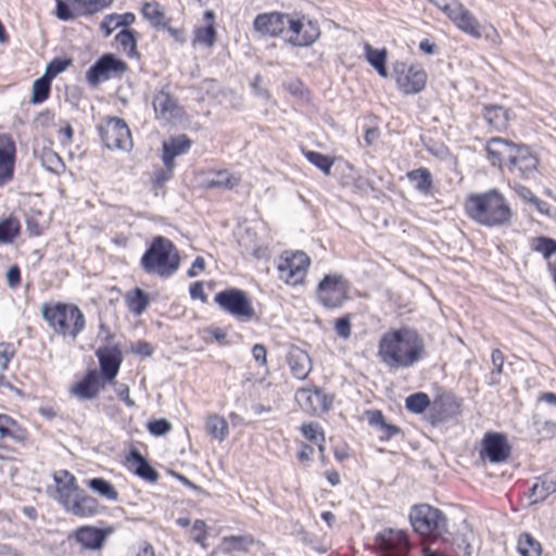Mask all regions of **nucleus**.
Listing matches in <instances>:
<instances>
[{
  "mask_svg": "<svg viewBox=\"0 0 556 556\" xmlns=\"http://www.w3.org/2000/svg\"><path fill=\"white\" fill-rule=\"evenodd\" d=\"M295 400L301 409L308 415H319L328 412L333 402L331 395L317 387L300 389L295 394Z\"/></svg>",
  "mask_w": 556,
  "mask_h": 556,
  "instance_id": "obj_13",
  "label": "nucleus"
},
{
  "mask_svg": "<svg viewBox=\"0 0 556 556\" xmlns=\"http://www.w3.org/2000/svg\"><path fill=\"white\" fill-rule=\"evenodd\" d=\"M216 41V30L214 25L198 27L194 31V42L212 47Z\"/></svg>",
  "mask_w": 556,
  "mask_h": 556,
  "instance_id": "obj_49",
  "label": "nucleus"
},
{
  "mask_svg": "<svg viewBox=\"0 0 556 556\" xmlns=\"http://www.w3.org/2000/svg\"><path fill=\"white\" fill-rule=\"evenodd\" d=\"M532 250L542 253L556 282V240L547 237L535 238L532 242Z\"/></svg>",
  "mask_w": 556,
  "mask_h": 556,
  "instance_id": "obj_30",
  "label": "nucleus"
},
{
  "mask_svg": "<svg viewBox=\"0 0 556 556\" xmlns=\"http://www.w3.org/2000/svg\"><path fill=\"white\" fill-rule=\"evenodd\" d=\"M291 16L287 13L269 12L256 15L254 30L262 36L277 37L288 29Z\"/></svg>",
  "mask_w": 556,
  "mask_h": 556,
  "instance_id": "obj_16",
  "label": "nucleus"
},
{
  "mask_svg": "<svg viewBox=\"0 0 556 556\" xmlns=\"http://www.w3.org/2000/svg\"><path fill=\"white\" fill-rule=\"evenodd\" d=\"M76 539L83 546L97 549L102 546L104 536L101 531L94 528L83 527L77 531Z\"/></svg>",
  "mask_w": 556,
  "mask_h": 556,
  "instance_id": "obj_37",
  "label": "nucleus"
},
{
  "mask_svg": "<svg viewBox=\"0 0 556 556\" xmlns=\"http://www.w3.org/2000/svg\"><path fill=\"white\" fill-rule=\"evenodd\" d=\"M191 146L192 140L189 139L186 135L176 136V157L187 153Z\"/></svg>",
  "mask_w": 556,
  "mask_h": 556,
  "instance_id": "obj_63",
  "label": "nucleus"
},
{
  "mask_svg": "<svg viewBox=\"0 0 556 556\" xmlns=\"http://www.w3.org/2000/svg\"><path fill=\"white\" fill-rule=\"evenodd\" d=\"M41 315L55 334L72 341L80 336L87 325L85 314L73 303L42 304Z\"/></svg>",
  "mask_w": 556,
  "mask_h": 556,
  "instance_id": "obj_4",
  "label": "nucleus"
},
{
  "mask_svg": "<svg viewBox=\"0 0 556 556\" xmlns=\"http://www.w3.org/2000/svg\"><path fill=\"white\" fill-rule=\"evenodd\" d=\"M13 355L14 351L10 344L0 343V387L4 382V371L8 369V364Z\"/></svg>",
  "mask_w": 556,
  "mask_h": 556,
  "instance_id": "obj_50",
  "label": "nucleus"
},
{
  "mask_svg": "<svg viewBox=\"0 0 556 556\" xmlns=\"http://www.w3.org/2000/svg\"><path fill=\"white\" fill-rule=\"evenodd\" d=\"M459 408L460 403L455 396L451 394L437 396L431 405L433 422L443 421L458 414Z\"/></svg>",
  "mask_w": 556,
  "mask_h": 556,
  "instance_id": "obj_26",
  "label": "nucleus"
},
{
  "mask_svg": "<svg viewBox=\"0 0 556 556\" xmlns=\"http://www.w3.org/2000/svg\"><path fill=\"white\" fill-rule=\"evenodd\" d=\"M173 249L170 240L157 236L141 257L140 264L143 270L150 275L168 278L174 273V261L169 255Z\"/></svg>",
  "mask_w": 556,
  "mask_h": 556,
  "instance_id": "obj_5",
  "label": "nucleus"
},
{
  "mask_svg": "<svg viewBox=\"0 0 556 556\" xmlns=\"http://www.w3.org/2000/svg\"><path fill=\"white\" fill-rule=\"evenodd\" d=\"M191 540L205 546L204 541L206 539V525L203 520H195L189 530Z\"/></svg>",
  "mask_w": 556,
  "mask_h": 556,
  "instance_id": "obj_53",
  "label": "nucleus"
},
{
  "mask_svg": "<svg viewBox=\"0 0 556 556\" xmlns=\"http://www.w3.org/2000/svg\"><path fill=\"white\" fill-rule=\"evenodd\" d=\"M7 282L11 288H16L21 283V270L18 266L13 265L8 269Z\"/></svg>",
  "mask_w": 556,
  "mask_h": 556,
  "instance_id": "obj_64",
  "label": "nucleus"
},
{
  "mask_svg": "<svg viewBox=\"0 0 556 556\" xmlns=\"http://www.w3.org/2000/svg\"><path fill=\"white\" fill-rule=\"evenodd\" d=\"M491 359H492V365L494 367V369L492 370V381H491V383L495 384V383L498 382L497 379H495V376L501 375L502 371H503L504 354L502 353L501 350L495 349L492 352Z\"/></svg>",
  "mask_w": 556,
  "mask_h": 556,
  "instance_id": "obj_55",
  "label": "nucleus"
},
{
  "mask_svg": "<svg viewBox=\"0 0 556 556\" xmlns=\"http://www.w3.org/2000/svg\"><path fill=\"white\" fill-rule=\"evenodd\" d=\"M240 182V177L229 173L228 170H217L213 173L212 177L205 178L203 186L206 189L222 188L232 189Z\"/></svg>",
  "mask_w": 556,
  "mask_h": 556,
  "instance_id": "obj_31",
  "label": "nucleus"
},
{
  "mask_svg": "<svg viewBox=\"0 0 556 556\" xmlns=\"http://www.w3.org/2000/svg\"><path fill=\"white\" fill-rule=\"evenodd\" d=\"M287 364L292 376L299 380H304L313 368L308 353L298 346H292L289 350Z\"/></svg>",
  "mask_w": 556,
  "mask_h": 556,
  "instance_id": "obj_23",
  "label": "nucleus"
},
{
  "mask_svg": "<svg viewBox=\"0 0 556 556\" xmlns=\"http://www.w3.org/2000/svg\"><path fill=\"white\" fill-rule=\"evenodd\" d=\"M100 388V374L96 369H91L72 387L71 393L79 400H93L98 396Z\"/></svg>",
  "mask_w": 556,
  "mask_h": 556,
  "instance_id": "obj_24",
  "label": "nucleus"
},
{
  "mask_svg": "<svg viewBox=\"0 0 556 556\" xmlns=\"http://www.w3.org/2000/svg\"><path fill=\"white\" fill-rule=\"evenodd\" d=\"M366 59L369 64L376 68L381 77H388L386 68L387 51L384 49H372L368 43L365 45Z\"/></svg>",
  "mask_w": 556,
  "mask_h": 556,
  "instance_id": "obj_40",
  "label": "nucleus"
},
{
  "mask_svg": "<svg viewBox=\"0 0 556 556\" xmlns=\"http://www.w3.org/2000/svg\"><path fill=\"white\" fill-rule=\"evenodd\" d=\"M301 430H302L303 435L307 440L317 443L318 437H320L321 441L325 442L324 432L320 430V427L317 424H313V422L304 424V425H302Z\"/></svg>",
  "mask_w": 556,
  "mask_h": 556,
  "instance_id": "obj_54",
  "label": "nucleus"
},
{
  "mask_svg": "<svg viewBox=\"0 0 556 556\" xmlns=\"http://www.w3.org/2000/svg\"><path fill=\"white\" fill-rule=\"evenodd\" d=\"M483 115L490 127L503 130L508 125V111L502 105H484Z\"/></svg>",
  "mask_w": 556,
  "mask_h": 556,
  "instance_id": "obj_32",
  "label": "nucleus"
},
{
  "mask_svg": "<svg viewBox=\"0 0 556 556\" xmlns=\"http://www.w3.org/2000/svg\"><path fill=\"white\" fill-rule=\"evenodd\" d=\"M535 421L546 426L556 427V394L552 392L543 393L539 399Z\"/></svg>",
  "mask_w": 556,
  "mask_h": 556,
  "instance_id": "obj_28",
  "label": "nucleus"
},
{
  "mask_svg": "<svg viewBox=\"0 0 556 556\" xmlns=\"http://www.w3.org/2000/svg\"><path fill=\"white\" fill-rule=\"evenodd\" d=\"M206 430L213 439L223 442L228 435V424L223 417L211 415L206 419Z\"/></svg>",
  "mask_w": 556,
  "mask_h": 556,
  "instance_id": "obj_39",
  "label": "nucleus"
},
{
  "mask_svg": "<svg viewBox=\"0 0 556 556\" xmlns=\"http://www.w3.org/2000/svg\"><path fill=\"white\" fill-rule=\"evenodd\" d=\"M54 481L59 502L64 506L78 493L75 478L67 470H60L54 473Z\"/></svg>",
  "mask_w": 556,
  "mask_h": 556,
  "instance_id": "obj_29",
  "label": "nucleus"
},
{
  "mask_svg": "<svg viewBox=\"0 0 556 556\" xmlns=\"http://www.w3.org/2000/svg\"><path fill=\"white\" fill-rule=\"evenodd\" d=\"M126 466L138 477L149 482H155L159 478L157 471L149 464L146 457L137 448L130 450L128 456L126 457Z\"/></svg>",
  "mask_w": 556,
  "mask_h": 556,
  "instance_id": "obj_25",
  "label": "nucleus"
},
{
  "mask_svg": "<svg viewBox=\"0 0 556 556\" xmlns=\"http://www.w3.org/2000/svg\"><path fill=\"white\" fill-rule=\"evenodd\" d=\"M336 332L340 338L348 339L351 336V321L350 318L344 316L336 320Z\"/></svg>",
  "mask_w": 556,
  "mask_h": 556,
  "instance_id": "obj_57",
  "label": "nucleus"
},
{
  "mask_svg": "<svg viewBox=\"0 0 556 556\" xmlns=\"http://www.w3.org/2000/svg\"><path fill=\"white\" fill-rule=\"evenodd\" d=\"M15 422L14 420L5 415H0V438H13L16 439V437L13 434L12 430L10 429V426H13Z\"/></svg>",
  "mask_w": 556,
  "mask_h": 556,
  "instance_id": "obj_60",
  "label": "nucleus"
},
{
  "mask_svg": "<svg viewBox=\"0 0 556 556\" xmlns=\"http://www.w3.org/2000/svg\"><path fill=\"white\" fill-rule=\"evenodd\" d=\"M215 303L226 313L240 321L256 319V313L247 292L229 288L215 294Z\"/></svg>",
  "mask_w": 556,
  "mask_h": 556,
  "instance_id": "obj_7",
  "label": "nucleus"
},
{
  "mask_svg": "<svg viewBox=\"0 0 556 556\" xmlns=\"http://www.w3.org/2000/svg\"><path fill=\"white\" fill-rule=\"evenodd\" d=\"M71 65H72L71 59L55 58L51 62L48 63L42 76H45L49 80H52L59 74L66 71Z\"/></svg>",
  "mask_w": 556,
  "mask_h": 556,
  "instance_id": "obj_48",
  "label": "nucleus"
},
{
  "mask_svg": "<svg viewBox=\"0 0 556 556\" xmlns=\"http://www.w3.org/2000/svg\"><path fill=\"white\" fill-rule=\"evenodd\" d=\"M116 41L123 47L125 51L131 52L136 49L135 33L128 29H123L116 35Z\"/></svg>",
  "mask_w": 556,
  "mask_h": 556,
  "instance_id": "obj_52",
  "label": "nucleus"
},
{
  "mask_svg": "<svg viewBox=\"0 0 556 556\" xmlns=\"http://www.w3.org/2000/svg\"><path fill=\"white\" fill-rule=\"evenodd\" d=\"M252 355L261 366L267 365V350L264 344L256 343L252 348Z\"/></svg>",
  "mask_w": 556,
  "mask_h": 556,
  "instance_id": "obj_62",
  "label": "nucleus"
},
{
  "mask_svg": "<svg viewBox=\"0 0 556 556\" xmlns=\"http://www.w3.org/2000/svg\"><path fill=\"white\" fill-rule=\"evenodd\" d=\"M393 74L399 89L405 94L418 93L426 86L427 73L418 64L407 67L405 63L397 62L393 65Z\"/></svg>",
  "mask_w": 556,
  "mask_h": 556,
  "instance_id": "obj_9",
  "label": "nucleus"
},
{
  "mask_svg": "<svg viewBox=\"0 0 556 556\" xmlns=\"http://www.w3.org/2000/svg\"><path fill=\"white\" fill-rule=\"evenodd\" d=\"M21 225L17 218L13 216L0 220V243L10 244L20 235Z\"/></svg>",
  "mask_w": 556,
  "mask_h": 556,
  "instance_id": "obj_38",
  "label": "nucleus"
},
{
  "mask_svg": "<svg viewBox=\"0 0 556 556\" xmlns=\"http://www.w3.org/2000/svg\"><path fill=\"white\" fill-rule=\"evenodd\" d=\"M127 71V64L115 58L113 54L101 56L87 72V79L90 85L97 86L101 81L113 77H121Z\"/></svg>",
  "mask_w": 556,
  "mask_h": 556,
  "instance_id": "obj_11",
  "label": "nucleus"
},
{
  "mask_svg": "<svg viewBox=\"0 0 556 556\" xmlns=\"http://www.w3.org/2000/svg\"><path fill=\"white\" fill-rule=\"evenodd\" d=\"M155 118L164 124H170L174 119V99L170 85L159 90L152 100Z\"/></svg>",
  "mask_w": 556,
  "mask_h": 556,
  "instance_id": "obj_21",
  "label": "nucleus"
},
{
  "mask_svg": "<svg viewBox=\"0 0 556 556\" xmlns=\"http://www.w3.org/2000/svg\"><path fill=\"white\" fill-rule=\"evenodd\" d=\"M102 139L110 150H130L132 140L127 124L118 117H111L104 126L101 127Z\"/></svg>",
  "mask_w": 556,
  "mask_h": 556,
  "instance_id": "obj_12",
  "label": "nucleus"
},
{
  "mask_svg": "<svg viewBox=\"0 0 556 556\" xmlns=\"http://www.w3.org/2000/svg\"><path fill=\"white\" fill-rule=\"evenodd\" d=\"M254 538L250 534L224 536L220 543L222 552L230 554L232 552H248L254 544Z\"/></svg>",
  "mask_w": 556,
  "mask_h": 556,
  "instance_id": "obj_33",
  "label": "nucleus"
},
{
  "mask_svg": "<svg viewBox=\"0 0 556 556\" xmlns=\"http://www.w3.org/2000/svg\"><path fill=\"white\" fill-rule=\"evenodd\" d=\"M311 264L309 257L301 251L281 257L278 264L279 278L291 286L304 281L307 268Z\"/></svg>",
  "mask_w": 556,
  "mask_h": 556,
  "instance_id": "obj_10",
  "label": "nucleus"
},
{
  "mask_svg": "<svg viewBox=\"0 0 556 556\" xmlns=\"http://www.w3.org/2000/svg\"><path fill=\"white\" fill-rule=\"evenodd\" d=\"M317 295L328 308H338L348 299V282L341 275H326L318 285Z\"/></svg>",
  "mask_w": 556,
  "mask_h": 556,
  "instance_id": "obj_8",
  "label": "nucleus"
},
{
  "mask_svg": "<svg viewBox=\"0 0 556 556\" xmlns=\"http://www.w3.org/2000/svg\"><path fill=\"white\" fill-rule=\"evenodd\" d=\"M164 164L170 168L174 163V137H170L168 140L163 142V155H162Z\"/></svg>",
  "mask_w": 556,
  "mask_h": 556,
  "instance_id": "obj_58",
  "label": "nucleus"
},
{
  "mask_svg": "<svg viewBox=\"0 0 556 556\" xmlns=\"http://www.w3.org/2000/svg\"><path fill=\"white\" fill-rule=\"evenodd\" d=\"M288 31L292 35L288 42L295 47H307L313 45L320 36L319 26L311 20H294L291 17Z\"/></svg>",
  "mask_w": 556,
  "mask_h": 556,
  "instance_id": "obj_17",
  "label": "nucleus"
},
{
  "mask_svg": "<svg viewBox=\"0 0 556 556\" xmlns=\"http://www.w3.org/2000/svg\"><path fill=\"white\" fill-rule=\"evenodd\" d=\"M409 521L420 535L443 536L448 531L446 516L437 507L419 504L412 507Z\"/></svg>",
  "mask_w": 556,
  "mask_h": 556,
  "instance_id": "obj_6",
  "label": "nucleus"
},
{
  "mask_svg": "<svg viewBox=\"0 0 556 556\" xmlns=\"http://www.w3.org/2000/svg\"><path fill=\"white\" fill-rule=\"evenodd\" d=\"M96 355L100 363L101 376L103 382H112L118 374L122 355L116 349L100 348Z\"/></svg>",
  "mask_w": 556,
  "mask_h": 556,
  "instance_id": "obj_20",
  "label": "nucleus"
},
{
  "mask_svg": "<svg viewBox=\"0 0 556 556\" xmlns=\"http://www.w3.org/2000/svg\"><path fill=\"white\" fill-rule=\"evenodd\" d=\"M375 544L382 556H407L410 548L405 532L393 529L377 533Z\"/></svg>",
  "mask_w": 556,
  "mask_h": 556,
  "instance_id": "obj_14",
  "label": "nucleus"
},
{
  "mask_svg": "<svg viewBox=\"0 0 556 556\" xmlns=\"http://www.w3.org/2000/svg\"><path fill=\"white\" fill-rule=\"evenodd\" d=\"M432 403L428 394L424 392H417L406 397L405 407L408 412L414 414H421L427 407H431Z\"/></svg>",
  "mask_w": 556,
  "mask_h": 556,
  "instance_id": "obj_44",
  "label": "nucleus"
},
{
  "mask_svg": "<svg viewBox=\"0 0 556 556\" xmlns=\"http://www.w3.org/2000/svg\"><path fill=\"white\" fill-rule=\"evenodd\" d=\"M465 208L470 218L489 227L503 225L510 218L509 206L497 190L469 195Z\"/></svg>",
  "mask_w": 556,
  "mask_h": 556,
  "instance_id": "obj_3",
  "label": "nucleus"
},
{
  "mask_svg": "<svg viewBox=\"0 0 556 556\" xmlns=\"http://www.w3.org/2000/svg\"><path fill=\"white\" fill-rule=\"evenodd\" d=\"M378 355L390 370L409 368L425 357V342L413 328L389 330L379 340Z\"/></svg>",
  "mask_w": 556,
  "mask_h": 556,
  "instance_id": "obj_1",
  "label": "nucleus"
},
{
  "mask_svg": "<svg viewBox=\"0 0 556 556\" xmlns=\"http://www.w3.org/2000/svg\"><path fill=\"white\" fill-rule=\"evenodd\" d=\"M63 507L67 511L79 517L94 516L99 511L98 501L90 495L79 492Z\"/></svg>",
  "mask_w": 556,
  "mask_h": 556,
  "instance_id": "obj_27",
  "label": "nucleus"
},
{
  "mask_svg": "<svg viewBox=\"0 0 556 556\" xmlns=\"http://www.w3.org/2000/svg\"><path fill=\"white\" fill-rule=\"evenodd\" d=\"M88 486L109 501H117L118 492L114 485L103 478H92L87 482Z\"/></svg>",
  "mask_w": 556,
  "mask_h": 556,
  "instance_id": "obj_41",
  "label": "nucleus"
},
{
  "mask_svg": "<svg viewBox=\"0 0 556 556\" xmlns=\"http://www.w3.org/2000/svg\"><path fill=\"white\" fill-rule=\"evenodd\" d=\"M117 14H110L104 17L101 23V28L104 29L105 36H110L117 27H119Z\"/></svg>",
  "mask_w": 556,
  "mask_h": 556,
  "instance_id": "obj_61",
  "label": "nucleus"
},
{
  "mask_svg": "<svg viewBox=\"0 0 556 556\" xmlns=\"http://www.w3.org/2000/svg\"><path fill=\"white\" fill-rule=\"evenodd\" d=\"M469 536H472V531L464 521L463 528L454 539L453 554L451 556H471V544Z\"/></svg>",
  "mask_w": 556,
  "mask_h": 556,
  "instance_id": "obj_36",
  "label": "nucleus"
},
{
  "mask_svg": "<svg viewBox=\"0 0 556 556\" xmlns=\"http://www.w3.org/2000/svg\"><path fill=\"white\" fill-rule=\"evenodd\" d=\"M15 152V143L11 136L0 135V187L13 178Z\"/></svg>",
  "mask_w": 556,
  "mask_h": 556,
  "instance_id": "obj_18",
  "label": "nucleus"
},
{
  "mask_svg": "<svg viewBox=\"0 0 556 556\" xmlns=\"http://www.w3.org/2000/svg\"><path fill=\"white\" fill-rule=\"evenodd\" d=\"M305 157L324 174L330 175L334 160L328 155L315 151H307L304 153Z\"/></svg>",
  "mask_w": 556,
  "mask_h": 556,
  "instance_id": "obj_46",
  "label": "nucleus"
},
{
  "mask_svg": "<svg viewBox=\"0 0 556 556\" xmlns=\"http://www.w3.org/2000/svg\"><path fill=\"white\" fill-rule=\"evenodd\" d=\"M518 551L521 556H541L542 553L540 542L529 533L520 534L518 539Z\"/></svg>",
  "mask_w": 556,
  "mask_h": 556,
  "instance_id": "obj_42",
  "label": "nucleus"
},
{
  "mask_svg": "<svg viewBox=\"0 0 556 556\" xmlns=\"http://www.w3.org/2000/svg\"><path fill=\"white\" fill-rule=\"evenodd\" d=\"M408 180L414 184L415 189L422 193L429 194L432 188V177L429 169L419 167L406 174Z\"/></svg>",
  "mask_w": 556,
  "mask_h": 556,
  "instance_id": "obj_35",
  "label": "nucleus"
},
{
  "mask_svg": "<svg viewBox=\"0 0 556 556\" xmlns=\"http://www.w3.org/2000/svg\"><path fill=\"white\" fill-rule=\"evenodd\" d=\"M51 80L41 76L33 83L30 102L39 104L46 101L50 93Z\"/></svg>",
  "mask_w": 556,
  "mask_h": 556,
  "instance_id": "obj_45",
  "label": "nucleus"
},
{
  "mask_svg": "<svg viewBox=\"0 0 556 556\" xmlns=\"http://www.w3.org/2000/svg\"><path fill=\"white\" fill-rule=\"evenodd\" d=\"M365 414L368 417V424L378 430L387 422L381 410H366Z\"/></svg>",
  "mask_w": 556,
  "mask_h": 556,
  "instance_id": "obj_59",
  "label": "nucleus"
},
{
  "mask_svg": "<svg viewBox=\"0 0 556 556\" xmlns=\"http://www.w3.org/2000/svg\"><path fill=\"white\" fill-rule=\"evenodd\" d=\"M148 429L154 435H164L172 429V424L166 419H156L148 424Z\"/></svg>",
  "mask_w": 556,
  "mask_h": 556,
  "instance_id": "obj_56",
  "label": "nucleus"
},
{
  "mask_svg": "<svg viewBox=\"0 0 556 556\" xmlns=\"http://www.w3.org/2000/svg\"><path fill=\"white\" fill-rule=\"evenodd\" d=\"M486 152L493 165L505 167L514 177L522 180L536 177L539 159L529 147L503 138H492L488 142Z\"/></svg>",
  "mask_w": 556,
  "mask_h": 556,
  "instance_id": "obj_2",
  "label": "nucleus"
},
{
  "mask_svg": "<svg viewBox=\"0 0 556 556\" xmlns=\"http://www.w3.org/2000/svg\"><path fill=\"white\" fill-rule=\"evenodd\" d=\"M536 482L541 490L540 500H545L556 492V476H543Z\"/></svg>",
  "mask_w": 556,
  "mask_h": 556,
  "instance_id": "obj_51",
  "label": "nucleus"
},
{
  "mask_svg": "<svg viewBox=\"0 0 556 556\" xmlns=\"http://www.w3.org/2000/svg\"><path fill=\"white\" fill-rule=\"evenodd\" d=\"M511 453V447L505 434L500 432H488L482 440L480 456L492 464L506 462Z\"/></svg>",
  "mask_w": 556,
  "mask_h": 556,
  "instance_id": "obj_15",
  "label": "nucleus"
},
{
  "mask_svg": "<svg viewBox=\"0 0 556 556\" xmlns=\"http://www.w3.org/2000/svg\"><path fill=\"white\" fill-rule=\"evenodd\" d=\"M142 15L150 21L154 27L166 29L174 35V30L165 21L163 8L157 2L146 3L142 7Z\"/></svg>",
  "mask_w": 556,
  "mask_h": 556,
  "instance_id": "obj_34",
  "label": "nucleus"
},
{
  "mask_svg": "<svg viewBox=\"0 0 556 556\" xmlns=\"http://www.w3.org/2000/svg\"><path fill=\"white\" fill-rule=\"evenodd\" d=\"M200 90L205 92L208 98L218 101L219 104L238 108L241 104V98L231 89H222L215 79H204L200 84Z\"/></svg>",
  "mask_w": 556,
  "mask_h": 556,
  "instance_id": "obj_22",
  "label": "nucleus"
},
{
  "mask_svg": "<svg viewBox=\"0 0 556 556\" xmlns=\"http://www.w3.org/2000/svg\"><path fill=\"white\" fill-rule=\"evenodd\" d=\"M80 13L93 14L109 8L113 0H74Z\"/></svg>",
  "mask_w": 556,
  "mask_h": 556,
  "instance_id": "obj_47",
  "label": "nucleus"
},
{
  "mask_svg": "<svg viewBox=\"0 0 556 556\" xmlns=\"http://www.w3.org/2000/svg\"><path fill=\"white\" fill-rule=\"evenodd\" d=\"M447 16L453 23L463 31L480 38L482 36V27L471 12L466 9L462 3H454L453 9L448 12Z\"/></svg>",
  "mask_w": 556,
  "mask_h": 556,
  "instance_id": "obj_19",
  "label": "nucleus"
},
{
  "mask_svg": "<svg viewBox=\"0 0 556 556\" xmlns=\"http://www.w3.org/2000/svg\"><path fill=\"white\" fill-rule=\"evenodd\" d=\"M126 301L129 309L136 315L142 314L149 305V298L140 288H135L134 291L126 296Z\"/></svg>",
  "mask_w": 556,
  "mask_h": 556,
  "instance_id": "obj_43",
  "label": "nucleus"
}]
</instances>
